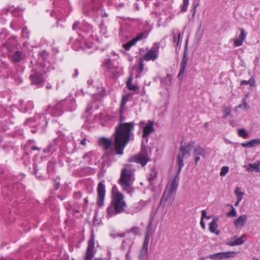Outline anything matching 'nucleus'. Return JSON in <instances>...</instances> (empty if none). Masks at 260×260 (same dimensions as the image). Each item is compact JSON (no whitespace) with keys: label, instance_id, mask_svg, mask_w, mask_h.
<instances>
[{"label":"nucleus","instance_id":"1","mask_svg":"<svg viewBox=\"0 0 260 260\" xmlns=\"http://www.w3.org/2000/svg\"><path fill=\"white\" fill-rule=\"evenodd\" d=\"M135 123L134 122H124L117 124L114 133V146L116 154H122L126 145L130 141Z\"/></svg>","mask_w":260,"mask_h":260},{"label":"nucleus","instance_id":"2","mask_svg":"<svg viewBox=\"0 0 260 260\" xmlns=\"http://www.w3.org/2000/svg\"><path fill=\"white\" fill-rule=\"evenodd\" d=\"M76 108V102L73 98L61 101L53 106H48L46 112L52 116L58 117L62 115L64 111H73Z\"/></svg>","mask_w":260,"mask_h":260},{"label":"nucleus","instance_id":"3","mask_svg":"<svg viewBox=\"0 0 260 260\" xmlns=\"http://www.w3.org/2000/svg\"><path fill=\"white\" fill-rule=\"evenodd\" d=\"M176 164L178 165V168L177 169L176 174L174 176V178L172 182L171 183L170 188L168 191L169 195L166 197L165 196V194L167 191L166 188L164 193L163 196L161 197L160 204V205H163L164 206H165L166 203L167 202L168 198L170 197V195L172 194L173 193V192L176 191L178 188L179 185V182L180 180V173L181 172L182 169L184 166V162L183 161L182 156H181L180 154H178L177 156Z\"/></svg>","mask_w":260,"mask_h":260},{"label":"nucleus","instance_id":"4","mask_svg":"<svg viewBox=\"0 0 260 260\" xmlns=\"http://www.w3.org/2000/svg\"><path fill=\"white\" fill-rule=\"evenodd\" d=\"M124 198V196H121L119 193L115 198H112L111 203L106 210L108 217H112L124 212L127 206Z\"/></svg>","mask_w":260,"mask_h":260},{"label":"nucleus","instance_id":"5","mask_svg":"<svg viewBox=\"0 0 260 260\" xmlns=\"http://www.w3.org/2000/svg\"><path fill=\"white\" fill-rule=\"evenodd\" d=\"M151 160V159L147 153L146 146L144 145V142L142 141L140 152L132 158V161L140 164L142 167H144L146 166L148 162Z\"/></svg>","mask_w":260,"mask_h":260},{"label":"nucleus","instance_id":"6","mask_svg":"<svg viewBox=\"0 0 260 260\" xmlns=\"http://www.w3.org/2000/svg\"><path fill=\"white\" fill-rule=\"evenodd\" d=\"M152 224V221L149 220V223L147 226V232L145 235L144 239L143 245L140 250L139 254V258L140 260H144L147 256L148 245L150 241V237L149 236V229Z\"/></svg>","mask_w":260,"mask_h":260},{"label":"nucleus","instance_id":"7","mask_svg":"<svg viewBox=\"0 0 260 260\" xmlns=\"http://www.w3.org/2000/svg\"><path fill=\"white\" fill-rule=\"evenodd\" d=\"M159 46V43H154L151 48L143 55V59L146 61L156 60L158 56Z\"/></svg>","mask_w":260,"mask_h":260},{"label":"nucleus","instance_id":"8","mask_svg":"<svg viewBox=\"0 0 260 260\" xmlns=\"http://www.w3.org/2000/svg\"><path fill=\"white\" fill-rule=\"evenodd\" d=\"M104 181L103 180L100 182L98 184L97 192L98 198L96 201V204L99 207H102L104 204V200L106 194V187L104 183Z\"/></svg>","mask_w":260,"mask_h":260},{"label":"nucleus","instance_id":"9","mask_svg":"<svg viewBox=\"0 0 260 260\" xmlns=\"http://www.w3.org/2000/svg\"><path fill=\"white\" fill-rule=\"evenodd\" d=\"M94 235L92 232L88 241L84 260H92L96 251L94 250Z\"/></svg>","mask_w":260,"mask_h":260},{"label":"nucleus","instance_id":"10","mask_svg":"<svg viewBox=\"0 0 260 260\" xmlns=\"http://www.w3.org/2000/svg\"><path fill=\"white\" fill-rule=\"evenodd\" d=\"M237 253L235 251H225L210 254L206 257V258H210L212 260L225 259L229 258L235 257Z\"/></svg>","mask_w":260,"mask_h":260},{"label":"nucleus","instance_id":"11","mask_svg":"<svg viewBox=\"0 0 260 260\" xmlns=\"http://www.w3.org/2000/svg\"><path fill=\"white\" fill-rule=\"evenodd\" d=\"M188 60V58L187 57V45L186 44L183 51L182 59L180 63V69L178 75V78L180 80L182 79L183 78V75L186 69Z\"/></svg>","mask_w":260,"mask_h":260},{"label":"nucleus","instance_id":"12","mask_svg":"<svg viewBox=\"0 0 260 260\" xmlns=\"http://www.w3.org/2000/svg\"><path fill=\"white\" fill-rule=\"evenodd\" d=\"M17 37H10L4 44V46L7 48L9 53H13L17 47Z\"/></svg>","mask_w":260,"mask_h":260},{"label":"nucleus","instance_id":"13","mask_svg":"<svg viewBox=\"0 0 260 260\" xmlns=\"http://www.w3.org/2000/svg\"><path fill=\"white\" fill-rule=\"evenodd\" d=\"M31 85L42 86L43 82V74L37 72H33L29 76Z\"/></svg>","mask_w":260,"mask_h":260},{"label":"nucleus","instance_id":"14","mask_svg":"<svg viewBox=\"0 0 260 260\" xmlns=\"http://www.w3.org/2000/svg\"><path fill=\"white\" fill-rule=\"evenodd\" d=\"M195 142L193 141H190L186 146H184L181 145L179 148V150L180 152L181 153V156H182V159L183 160V157L186 155L188 154L189 156L190 155V152L191 151L192 149H193L194 146Z\"/></svg>","mask_w":260,"mask_h":260},{"label":"nucleus","instance_id":"15","mask_svg":"<svg viewBox=\"0 0 260 260\" xmlns=\"http://www.w3.org/2000/svg\"><path fill=\"white\" fill-rule=\"evenodd\" d=\"M131 171L124 168L122 170L120 177L118 180L119 184L131 183Z\"/></svg>","mask_w":260,"mask_h":260},{"label":"nucleus","instance_id":"16","mask_svg":"<svg viewBox=\"0 0 260 260\" xmlns=\"http://www.w3.org/2000/svg\"><path fill=\"white\" fill-rule=\"evenodd\" d=\"M205 154V150L201 146L198 145L193 147V156L194 157V161L196 165L200 159V156L204 157Z\"/></svg>","mask_w":260,"mask_h":260},{"label":"nucleus","instance_id":"17","mask_svg":"<svg viewBox=\"0 0 260 260\" xmlns=\"http://www.w3.org/2000/svg\"><path fill=\"white\" fill-rule=\"evenodd\" d=\"M58 139H54L51 142H50L48 146L43 149V152L45 153H47L49 155H51L56 151L57 149V143Z\"/></svg>","mask_w":260,"mask_h":260},{"label":"nucleus","instance_id":"18","mask_svg":"<svg viewBox=\"0 0 260 260\" xmlns=\"http://www.w3.org/2000/svg\"><path fill=\"white\" fill-rule=\"evenodd\" d=\"M148 124L145 126L144 127L143 133L142 135L143 138L146 139V142H148V137L150 135V134L154 131V128L153 127L154 123L153 121L149 120Z\"/></svg>","mask_w":260,"mask_h":260},{"label":"nucleus","instance_id":"19","mask_svg":"<svg viewBox=\"0 0 260 260\" xmlns=\"http://www.w3.org/2000/svg\"><path fill=\"white\" fill-rule=\"evenodd\" d=\"M128 243V251L125 255V258L126 260H130L131 259V251L132 247L133 246V244L134 243V241L133 239H129L127 240H123L122 241V243L121 245V248L123 250H125L126 249V246H125V243Z\"/></svg>","mask_w":260,"mask_h":260},{"label":"nucleus","instance_id":"20","mask_svg":"<svg viewBox=\"0 0 260 260\" xmlns=\"http://www.w3.org/2000/svg\"><path fill=\"white\" fill-rule=\"evenodd\" d=\"M241 33L239 37L235 40L234 44L236 46L239 47L242 45L243 42L245 39L247 33L242 28L240 29Z\"/></svg>","mask_w":260,"mask_h":260},{"label":"nucleus","instance_id":"21","mask_svg":"<svg viewBox=\"0 0 260 260\" xmlns=\"http://www.w3.org/2000/svg\"><path fill=\"white\" fill-rule=\"evenodd\" d=\"M99 144L102 146L105 150H107L110 148L112 142L109 139L106 138L105 137H102L99 139Z\"/></svg>","mask_w":260,"mask_h":260},{"label":"nucleus","instance_id":"22","mask_svg":"<svg viewBox=\"0 0 260 260\" xmlns=\"http://www.w3.org/2000/svg\"><path fill=\"white\" fill-rule=\"evenodd\" d=\"M172 79V75L170 74H167L166 77L160 79V84L161 86L168 88V87L171 85Z\"/></svg>","mask_w":260,"mask_h":260},{"label":"nucleus","instance_id":"23","mask_svg":"<svg viewBox=\"0 0 260 260\" xmlns=\"http://www.w3.org/2000/svg\"><path fill=\"white\" fill-rule=\"evenodd\" d=\"M19 102L20 103L19 109L23 113H26L34 108V104L31 101L27 102L25 105H23L22 101H20Z\"/></svg>","mask_w":260,"mask_h":260},{"label":"nucleus","instance_id":"24","mask_svg":"<svg viewBox=\"0 0 260 260\" xmlns=\"http://www.w3.org/2000/svg\"><path fill=\"white\" fill-rule=\"evenodd\" d=\"M247 216L246 215H242L240 216L234 221V225L236 228L242 227L244 225L247 220Z\"/></svg>","mask_w":260,"mask_h":260},{"label":"nucleus","instance_id":"25","mask_svg":"<svg viewBox=\"0 0 260 260\" xmlns=\"http://www.w3.org/2000/svg\"><path fill=\"white\" fill-rule=\"evenodd\" d=\"M150 32V29H144L143 31L139 32L136 37L134 38V40L137 43L138 41L143 39H146Z\"/></svg>","mask_w":260,"mask_h":260},{"label":"nucleus","instance_id":"26","mask_svg":"<svg viewBox=\"0 0 260 260\" xmlns=\"http://www.w3.org/2000/svg\"><path fill=\"white\" fill-rule=\"evenodd\" d=\"M246 170L248 172L255 171L256 172L260 171V162L257 161L253 164H249L246 168Z\"/></svg>","mask_w":260,"mask_h":260},{"label":"nucleus","instance_id":"27","mask_svg":"<svg viewBox=\"0 0 260 260\" xmlns=\"http://www.w3.org/2000/svg\"><path fill=\"white\" fill-rule=\"evenodd\" d=\"M38 119V120H41L40 122L38 121L39 122V124L38 125L39 128H43L46 126L48 122L44 114H42L41 116L38 115V117H36V120L37 121Z\"/></svg>","mask_w":260,"mask_h":260},{"label":"nucleus","instance_id":"28","mask_svg":"<svg viewBox=\"0 0 260 260\" xmlns=\"http://www.w3.org/2000/svg\"><path fill=\"white\" fill-rule=\"evenodd\" d=\"M217 228V224L216 223V219H213L209 224V231L210 232L215 233L216 235H218L220 234V231L219 230H215Z\"/></svg>","mask_w":260,"mask_h":260},{"label":"nucleus","instance_id":"29","mask_svg":"<svg viewBox=\"0 0 260 260\" xmlns=\"http://www.w3.org/2000/svg\"><path fill=\"white\" fill-rule=\"evenodd\" d=\"M242 242L243 241H240L239 242L238 240V236H235L233 237V238L228 240L226 245L231 246H234L242 244Z\"/></svg>","mask_w":260,"mask_h":260},{"label":"nucleus","instance_id":"30","mask_svg":"<svg viewBox=\"0 0 260 260\" xmlns=\"http://www.w3.org/2000/svg\"><path fill=\"white\" fill-rule=\"evenodd\" d=\"M22 54L23 53L22 52L20 51H16L11 56L13 61L15 62H20L22 59Z\"/></svg>","mask_w":260,"mask_h":260},{"label":"nucleus","instance_id":"31","mask_svg":"<svg viewBox=\"0 0 260 260\" xmlns=\"http://www.w3.org/2000/svg\"><path fill=\"white\" fill-rule=\"evenodd\" d=\"M119 184L121 186L123 190L127 193H131L133 192V189L132 188V183H125Z\"/></svg>","mask_w":260,"mask_h":260},{"label":"nucleus","instance_id":"32","mask_svg":"<svg viewBox=\"0 0 260 260\" xmlns=\"http://www.w3.org/2000/svg\"><path fill=\"white\" fill-rule=\"evenodd\" d=\"M35 143V141L34 140H29L27 142L25 145L24 147V149H26L27 147H30L31 150H40V148L35 146L33 145L32 144Z\"/></svg>","mask_w":260,"mask_h":260},{"label":"nucleus","instance_id":"33","mask_svg":"<svg viewBox=\"0 0 260 260\" xmlns=\"http://www.w3.org/2000/svg\"><path fill=\"white\" fill-rule=\"evenodd\" d=\"M141 207L139 206L137 203L134 204L130 208L129 211L128 213L134 214L135 213H137L141 211Z\"/></svg>","mask_w":260,"mask_h":260},{"label":"nucleus","instance_id":"34","mask_svg":"<svg viewBox=\"0 0 260 260\" xmlns=\"http://www.w3.org/2000/svg\"><path fill=\"white\" fill-rule=\"evenodd\" d=\"M132 80H133L132 77L128 78V79L127 80V81L126 82V86H127V88L129 90L135 91L138 89V87L136 85H133L132 84Z\"/></svg>","mask_w":260,"mask_h":260},{"label":"nucleus","instance_id":"35","mask_svg":"<svg viewBox=\"0 0 260 260\" xmlns=\"http://www.w3.org/2000/svg\"><path fill=\"white\" fill-rule=\"evenodd\" d=\"M108 72L109 73V76L110 77L112 78L116 77L119 74L117 66L111 69H109Z\"/></svg>","mask_w":260,"mask_h":260},{"label":"nucleus","instance_id":"36","mask_svg":"<svg viewBox=\"0 0 260 260\" xmlns=\"http://www.w3.org/2000/svg\"><path fill=\"white\" fill-rule=\"evenodd\" d=\"M255 81L254 78L251 77L249 80H242L240 83V85H247L249 84L250 86L252 87L255 85Z\"/></svg>","mask_w":260,"mask_h":260},{"label":"nucleus","instance_id":"37","mask_svg":"<svg viewBox=\"0 0 260 260\" xmlns=\"http://www.w3.org/2000/svg\"><path fill=\"white\" fill-rule=\"evenodd\" d=\"M104 63L106 66L107 71H109V69H111L117 66H115L112 60L109 58L105 59Z\"/></svg>","mask_w":260,"mask_h":260},{"label":"nucleus","instance_id":"38","mask_svg":"<svg viewBox=\"0 0 260 260\" xmlns=\"http://www.w3.org/2000/svg\"><path fill=\"white\" fill-rule=\"evenodd\" d=\"M55 169V164L52 161H49L47 165V172L48 173H52Z\"/></svg>","mask_w":260,"mask_h":260},{"label":"nucleus","instance_id":"39","mask_svg":"<svg viewBox=\"0 0 260 260\" xmlns=\"http://www.w3.org/2000/svg\"><path fill=\"white\" fill-rule=\"evenodd\" d=\"M118 193L121 196H123L122 193L118 191L117 186L116 185H114L112 188V198H115Z\"/></svg>","mask_w":260,"mask_h":260},{"label":"nucleus","instance_id":"40","mask_svg":"<svg viewBox=\"0 0 260 260\" xmlns=\"http://www.w3.org/2000/svg\"><path fill=\"white\" fill-rule=\"evenodd\" d=\"M136 43V42L133 39L132 40H131L128 42H127V43H126L125 44H124L123 45V47L126 50H129L130 49V48L132 47V46L134 45Z\"/></svg>","mask_w":260,"mask_h":260},{"label":"nucleus","instance_id":"41","mask_svg":"<svg viewBox=\"0 0 260 260\" xmlns=\"http://www.w3.org/2000/svg\"><path fill=\"white\" fill-rule=\"evenodd\" d=\"M127 232L128 233V235L131 233H132L136 235H139L140 234V229L137 226H133L130 230H127Z\"/></svg>","mask_w":260,"mask_h":260},{"label":"nucleus","instance_id":"42","mask_svg":"<svg viewBox=\"0 0 260 260\" xmlns=\"http://www.w3.org/2000/svg\"><path fill=\"white\" fill-rule=\"evenodd\" d=\"M189 5V0H183V4L181 6L180 12L184 13L187 11Z\"/></svg>","mask_w":260,"mask_h":260},{"label":"nucleus","instance_id":"43","mask_svg":"<svg viewBox=\"0 0 260 260\" xmlns=\"http://www.w3.org/2000/svg\"><path fill=\"white\" fill-rule=\"evenodd\" d=\"M93 103V102L92 101H90L88 102L87 103V107L85 110V113H86L88 115H90L91 113V111L92 108Z\"/></svg>","mask_w":260,"mask_h":260},{"label":"nucleus","instance_id":"44","mask_svg":"<svg viewBox=\"0 0 260 260\" xmlns=\"http://www.w3.org/2000/svg\"><path fill=\"white\" fill-rule=\"evenodd\" d=\"M230 206L232 208L231 210L227 213L226 216L228 217H236L237 215V212L236 211V209L234 208L233 205H230Z\"/></svg>","mask_w":260,"mask_h":260},{"label":"nucleus","instance_id":"45","mask_svg":"<svg viewBox=\"0 0 260 260\" xmlns=\"http://www.w3.org/2000/svg\"><path fill=\"white\" fill-rule=\"evenodd\" d=\"M21 36L23 38L29 39V31L28 30L26 27H24L23 28L21 32Z\"/></svg>","mask_w":260,"mask_h":260},{"label":"nucleus","instance_id":"46","mask_svg":"<svg viewBox=\"0 0 260 260\" xmlns=\"http://www.w3.org/2000/svg\"><path fill=\"white\" fill-rule=\"evenodd\" d=\"M124 110L119 109L120 117H119V122H118V124H123L124 123V122H123V121L125 120V117L123 115Z\"/></svg>","mask_w":260,"mask_h":260},{"label":"nucleus","instance_id":"47","mask_svg":"<svg viewBox=\"0 0 260 260\" xmlns=\"http://www.w3.org/2000/svg\"><path fill=\"white\" fill-rule=\"evenodd\" d=\"M235 193L237 197V198L242 199V196L244 194V192L241 191L240 188L236 187Z\"/></svg>","mask_w":260,"mask_h":260},{"label":"nucleus","instance_id":"48","mask_svg":"<svg viewBox=\"0 0 260 260\" xmlns=\"http://www.w3.org/2000/svg\"><path fill=\"white\" fill-rule=\"evenodd\" d=\"M238 134L240 137H242L243 138H246L248 135V134L246 132V131L243 128L239 129L238 130Z\"/></svg>","mask_w":260,"mask_h":260},{"label":"nucleus","instance_id":"49","mask_svg":"<svg viewBox=\"0 0 260 260\" xmlns=\"http://www.w3.org/2000/svg\"><path fill=\"white\" fill-rule=\"evenodd\" d=\"M127 98L125 95L123 96L121 101L120 107L119 109L124 110L125 106L127 102Z\"/></svg>","mask_w":260,"mask_h":260},{"label":"nucleus","instance_id":"50","mask_svg":"<svg viewBox=\"0 0 260 260\" xmlns=\"http://www.w3.org/2000/svg\"><path fill=\"white\" fill-rule=\"evenodd\" d=\"M251 147H255L260 145V139H254L250 141Z\"/></svg>","mask_w":260,"mask_h":260},{"label":"nucleus","instance_id":"51","mask_svg":"<svg viewBox=\"0 0 260 260\" xmlns=\"http://www.w3.org/2000/svg\"><path fill=\"white\" fill-rule=\"evenodd\" d=\"M39 55L42 58V59L45 60L48 56L49 53L46 50H42L39 53Z\"/></svg>","mask_w":260,"mask_h":260},{"label":"nucleus","instance_id":"52","mask_svg":"<svg viewBox=\"0 0 260 260\" xmlns=\"http://www.w3.org/2000/svg\"><path fill=\"white\" fill-rule=\"evenodd\" d=\"M229 168L228 166H223L221 168V171L220 172V175L221 176H225L229 172Z\"/></svg>","mask_w":260,"mask_h":260},{"label":"nucleus","instance_id":"53","mask_svg":"<svg viewBox=\"0 0 260 260\" xmlns=\"http://www.w3.org/2000/svg\"><path fill=\"white\" fill-rule=\"evenodd\" d=\"M223 118H225L231 114V110L225 106L223 107Z\"/></svg>","mask_w":260,"mask_h":260},{"label":"nucleus","instance_id":"54","mask_svg":"<svg viewBox=\"0 0 260 260\" xmlns=\"http://www.w3.org/2000/svg\"><path fill=\"white\" fill-rule=\"evenodd\" d=\"M59 178L56 177V178H55L53 181H54V191H56L60 187V182L59 181Z\"/></svg>","mask_w":260,"mask_h":260},{"label":"nucleus","instance_id":"55","mask_svg":"<svg viewBox=\"0 0 260 260\" xmlns=\"http://www.w3.org/2000/svg\"><path fill=\"white\" fill-rule=\"evenodd\" d=\"M73 198L75 200H79L82 198V193L81 191H75L73 193Z\"/></svg>","mask_w":260,"mask_h":260},{"label":"nucleus","instance_id":"56","mask_svg":"<svg viewBox=\"0 0 260 260\" xmlns=\"http://www.w3.org/2000/svg\"><path fill=\"white\" fill-rule=\"evenodd\" d=\"M201 213H202V217H201V218H202L203 219H204V218H206V219H210L211 218V216H207V212H206L205 210H203L202 211Z\"/></svg>","mask_w":260,"mask_h":260},{"label":"nucleus","instance_id":"57","mask_svg":"<svg viewBox=\"0 0 260 260\" xmlns=\"http://www.w3.org/2000/svg\"><path fill=\"white\" fill-rule=\"evenodd\" d=\"M144 68V64L143 63V60L141 59L140 61L139 64V72L140 73H141L143 72Z\"/></svg>","mask_w":260,"mask_h":260},{"label":"nucleus","instance_id":"58","mask_svg":"<svg viewBox=\"0 0 260 260\" xmlns=\"http://www.w3.org/2000/svg\"><path fill=\"white\" fill-rule=\"evenodd\" d=\"M146 202L143 200H141L140 202L137 203V204L139 205V206L141 207V210L143 209V208L146 206Z\"/></svg>","mask_w":260,"mask_h":260},{"label":"nucleus","instance_id":"59","mask_svg":"<svg viewBox=\"0 0 260 260\" xmlns=\"http://www.w3.org/2000/svg\"><path fill=\"white\" fill-rule=\"evenodd\" d=\"M33 167H34V171H33L34 174H35L36 176V177H38V178H40V175H38V172L39 170L37 169V164H34L33 165Z\"/></svg>","mask_w":260,"mask_h":260},{"label":"nucleus","instance_id":"60","mask_svg":"<svg viewBox=\"0 0 260 260\" xmlns=\"http://www.w3.org/2000/svg\"><path fill=\"white\" fill-rule=\"evenodd\" d=\"M92 156V154L91 152H87V153H86L84 155V156H83V158H84L85 159H90Z\"/></svg>","mask_w":260,"mask_h":260},{"label":"nucleus","instance_id":"61","mask_svg":"<svg viewBox=\"0 0 260 260\" xmlns=\"http://www.w3.org/2000/svg\"><path fill=\"white\" fill-rule=\"evenodd\" d=\"M239 108L244 107L246 109H248L249 108V106L245 102V99L243 100V104H241L239 106Z\"/></svg>","mask_w":260,"mask_h":260},{"label":"nucleus","instance_id":"62","mask_svg":"<svg viewBox=\"0 0 260 260\" xmlns=\"http://www.w3.org/2000/svg\"><path fill=\"white\" fill-rule=\"evenodd\" d=\"M241 145L243 147H248V148L251 147L250 141L242 143Z\"/></svg>","mask_w":260,"mask_h":260},{"label":"nucleus","instance_id":"63","mask_svg":"<svg viewBox=\"0 0 260 260\" xmlns=\"http://www.w3.org/2000/svg\"><path fill=\"white\" fill-rule=\"evenodd\" d=\"M64 206H65V207L68 210H71L72 208V205L71 204V203L70 202H66L64 203Z\"/></svg>","mask_w":260,"mask_h":260},{"label":"nucleus","instance_id":"64","mask_svg":"<svg viewBox=\"0 0 260 260\" xmlns=\"http://www.w3.org/2000/svg\"><path fill=\"white\" fill-rule=\"evenodd\" d=\"M79 22L78 21L75 22L72 26L73 29V30L77 29L79 27Z\"/></svg>","mask_w":260,"mask_h":260}]
</instances>
